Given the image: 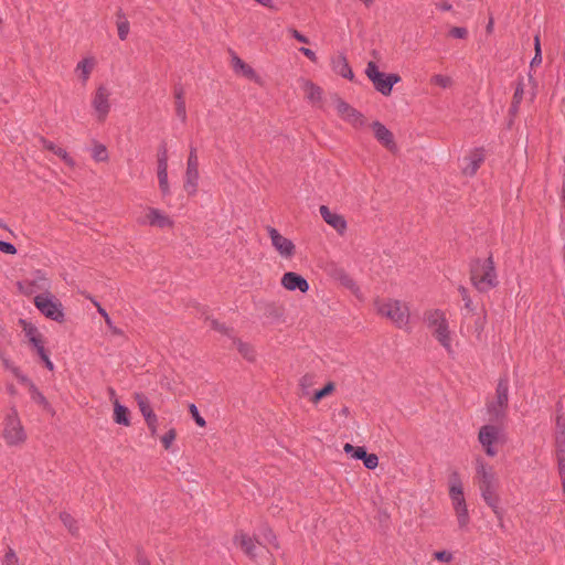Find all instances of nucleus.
<instances>
[{
  "mask_svg": "<svg viewBox=\"0 0 565 565\" xmlns=\"http://www.w3.org/2000/svg\"><path fill=\"white\" fill-rule=\"evenodd\" d=\"M231 65L233 71L244 76L248 79H252L254 82H259V76L257 73L253 70V67L248 64H246L243 60H241L235 53H231Z\"/></svg>",
  "mask_w": 565,
  "mask_h": 565,
  "instance_id": "4be33fe9",
  "label": "nucleus"
},
{
  "mask_svg": "<svg viewBox=\"0 0 565 565\" xmlns=\"http://www.w3.org/2000/svg\"><path fill=\"white\" fill-rule=\"evenodd\" d=\"M313 384V377L311 375H305L301 379L300 385L302 387V395H309L308 388Z\"/></svg>",
  "mask_w": 565,
  "mask_h": 565,
  "instance_id": "49530a36",
  "label": "nucleus"
},
{
  "mask_svg": "<svg viewBox=\"0 0 565 565\" xmlns=\"http://www.w3.org/2000/svg\"><path fill=\"white\" fill-rule=\"evenodd\" d=\"M360 2H362L365 7H371L375 0H359Z\"/></svg>",
  "mask_w": 565,
  "mask_h": 565,
  "instance_id": "774afa93",
  "label": "nucleus"
},
{
  "mask_svg": "<svg viewBox=\"0 0 565 565\" xmlns=\"http://www.w3.org/2000/svg\"><path fill=\"white\" fill-rule=\"evenodd\" d=\"M534 63H541V47H540V42H539L537 38H535V56L532 60V64H534Z\"/></svg>",
  "mask_w": 565,
  "mask_h": 565,
  "instance_id": "5fc2aeb1",
  "label": "nucleus"
},
{
  "mask_svg": "<svg viewBox=\"0 0 565 565\" xmlns=\"http://www.w3.org/2000/svg\"><path fill=\"white\" fill-rule=\"evenodd\" d=\"M478 439L486 454L493 457L498 454L499 446L504 443V435L500 427L484 425L479 430Z\"/></svg>",
  "mask_w": 565,
  "mask_h": 565,
  "instance_id": "0eeeda50",
  "label": "nucleus"
},
{
  "mask_svg": "<svg viewBox=\"0 0 565 565\" xmlns=\"http://www.w3.org/2000/svg\"><path fill=\"white\" fill-rule=\"evenodd\" d=\"M93 158L98 162H104L108 160V153L105 146L97 143L94 146L92 150Z\"/></svg>",
  "mask_w": 565,
  "mask_h": 565,
  "instance_id": "2f4dec72",
  "label": "nucleus"
},
{
  "mask_svg": "<svg viewBox=\"0 0 565 565\" xmlns=\"http://www.w3.org/2000/svg\"><path fill=\"white\" fill-rule=\"evenodd\" d=\"M135 401L137 402L139 411L143 415L145 418L149 417L151 415H154L148 398L143 394H140V393L135 394Z\"/></svg>",
  "mask_w": 565,
  "mask_h": 565,
  "instance_id": "c756f323",
  "label": "nucleus"
},
{
  "mask_svg": "<svg viewBox=\"0 0 565 565\" xmlns=\"http://www.w3.org/2000/svg\"><path fill=\"white\" fill-rule=\"evenodd\" d=\"M335 109L339 117L354 128H363L366 126V118L364 115L343 99H335Z\"/></svg>",
  "mask_w": 565,
  "mask_h": 565,
  "instance_id": "9b49d317",
  "label": "nucleus"
},
{
  "mask_svg": "<svg viewBox=\"0 0 565 565\" xmlns=\"http://www.w3.org/2000/svg\"><path fill=\"white\" fill-rule=\"evenodd\" d=\"M431 84L441 88H449L452 85L451 77L447 75L436 74L430 78Z\"/></svg>",
  "mask_w": 565,
  "mask_h": 565,
  "instance_id": "473e14b6",
  "label": "nucleus"
},
{
  "mask_svg": "<svg viewBox=\"0 0 565 565\" xmlns=\"http://www.w3.org/2000/svg\"><path fill=\"white\" fill-rule=\"evenodd\" d=\"M371 129L376 140L383 147H385L390 151L396 150L397 147L392 131L388 130L382 122L373 121L371 124Z\"/></svg>",
  "mask_w": 565,
  "mask_h": 565,
  "instance_id": "dca6fc26",
  "label": "nucleus"
},
{
  "mask_svg": "<svg viewBox=\"0 0 565 565\" xmlns=\"http://www.w3.org/2000/svg\"><path fill=\"white\" fill-rule=\"evenodd\" d=\"M481 490V493H482V497L483 499L486 500V502L494 508L495 507V503H497V498H495V494H494V488H480Z\"/></svg>",
  "mask_w": 565,
  "mask_h": 565,
  "instance_id": "c9c22d12",
  "label": "nucleus"
},
{
  "mask_svg": "<svg viewBox=\"0 0 565 565\" xmlns=\"http://www.w3.org/2000/svg\"><path fill=\"white\" fill-rule=\"evenodd\" d=\"M177 437L175 429L171 428L169 429L162 437L161 443L166 449H169L171 444L174 441Z\"/></svg>",
  "mask_w": 565,
  "mask_h": 565,
  "instance_id": "4c0bfd02",
  "label": "nucleus"
},
{
  "mask_svg": "<svg viewBox=\"0 0 565 565\" xmlns=\"http://www.w3.org/2000/svg\"><path fill=\"white\" fill-rule=\"evenodd\" d=\"M523 95V87H518L515 89L514 96H513V104L512 109L516 107V105L521 102Z\"/></svg>",
  "mask_w": 565,
  "mask_h": 565,
  "instance_id": "864d4df0",
  "label": "nucleus"
},
{
  "mask_svg": "<svg viewBox=\"0 0 565 565\" xmlns=\"http://www.w3.org/2000/svg\"><path fill=\"white\" fill-rule=\"evenodd\" d=\"M96 65L97 61L94 56H86L77 63L75 74L83 85L88 82Z\"/></svg>",
  "mask_w": 565,
  "mask_h": 565,
  "instance_id": "412c9836",
  "label": "nucleus"
},
{
  "mask_svg": "<svg viewBox=\"0 0 565 565\" xmlns=\"http://www.w3.org/2000/svg\"><path fill=\"white\" fill-rule=\"evenodd\" d=\"M42 147L51 152H53L55 156L61 158L67 166L73 167L75 164L74 160L70 157L67 151L55 143L46 140L41 139Z\"/></svg>",
  "mask_w": 565,
  "mask_h": 565,
  "instance_id": "a878e982",
  "label": "nucleus"
},
{
  "mask_svg": "<svg viewBox=\"0 0 565 565\" xmlns=\"http://www.w3.org/2000/svg\"><path fill=\"white\" fill-rule=\"evenodd\" d=\"M2 435L10 446H19L24 443L26 434L15 412L7 416Z\"/></svg>",
  "mask_w": 565,
  "mask_h": 565,
  "instance_id": "6e6552de",
  "label": "nucleus"
},
{
  "mask_svg": "<svg viewBox=\"0 0 565 565\" xmlns=\"http://www.w3.org/2000/svg\"><path fill=\"white\" fill-rule=\"evenodd\" d=\"M96 308H97V311L100 313V316L105 319V322L106 324L113 329V322L108 316V313L105 311V309L99 305V303H95Z\"/></svg>",
  "mask_w": 565,
  "mask_h": 565,
  "instance_id": "8fccbe9b",
  "label": "nucleus"
},
{
  "mask_svg": "<svg viewBox=\"0 0 565 565\" xmlns=\"http://www.w3.org/2000/svg\"><path fill=\"white\" fill-rule=\"evenodd\" d=\"M450 35L458 39H463L467 35V30L463 28L455 26L450 30Z\"/></svg>",
  "mask_w": 565,
  "mask_h": 565,
  "instance_id": "3c124183",
  "label": "nucleus"
},
{
  "mask_svg": "<svg viewBox=\"0 0 565 565\" xmlns=\"http://www.w3.org/2000/svg\"><path fill=\"white\" fill-rule=\"evenodd\" d=\"M363 463L369 469H375L379 465V458L374 454H366Z\"/></svg>",
  "mask_w": 565,
  "mask_h": 565,
  "instance_id": "37998d69",
  "label": "nucleus"
},
{
  "mask_svg": "<svg viewBox=\"0 0 565 565\" xmlns=\"http://www.w3.org/2000/svg\"><path fill=\"white\" fill-rule=\"evenodd\" d=\"M0 250L4 254H17V248L11 243H7L3 241H0Z\"/></svg>",
  "mask_w": 565,
  "mask_h": 565,
  "instance_id": "09e8293b",
  "label": "nucleus"
},
{
  "mask_svg": "<svg viewBox=\"0 0 565 565\" xmlns=\"http://www.w3.org/2000/svg\"><path fill=\"white\" fill-rule=\"evenodd\" d=\"M235 541L241 546V548L250 557H255L257 555L256 551L258 546L248 535L244 533H238L235 536Z\"/></svg>",
  "mask_w": 565,
  "mask_h": 565,
  "instance_id": "bb28decb",
  "label": "nucleus"
},
{
  "mask_svg": "<svg viewBox=\"0 0 565 565\" xmlns=\"http://www.w3.org/2000/svg\"><path fill=\"white\" fill-rule=\"evenodd\" d=\"M140 223L160 228H170L173 226L172 218L164 212L154 207L146 209L143 218L140 221Z\"/></svg>",
  "mask_w": 565,
  "mask_h": 565,
  "instance_id": "2eb2a0df",
  "label": "nucleus"
},
{
  "mask_svg": "<svg viewBox=\"0 0 565 565\" xmlns=\"http://www.w3.org/2000/svg\"><path fill=\"white\" fill-rule=\"evenodd\" d=\"M472 285L479 291H489L497 286V273L491 257L479 258L471 266Z\"/></svg>",
  "mask_w": 565,
  "mask_h": 565,
  "instance_id": "7ed1b4c3",
  "label": "nucleus"
},
{
  "mask_svg": "<svg viewBox=\"0 0 565 565\" xmlns=\"http://www.w3.org/2000/svg\"><path fill=\"white\" fill-rule=\"evenodd\" d=\"M558 468H559L561 479H562V481H565V459H563V458L559 459Z\"/></svg>",
  "mask_w": 565,
  "mask_h": 565,
  "instance_id": "680f3d73",
  "label": "nucleus"
},
{
  "mask_svg": "<svg viewBox=\"0 0 565 565\" xmlns=\"http://www.w3.org/2000/svg\"><path fill=\"white\" fill-rule=\"evenodd\" d=\"M449 498L457 516L458 525L465 530L469 524V513L466 504L463 486L458 475L451 476L449 480Z\"/></svg>",
  "mask_w": 565,
  "mask_h": 565,
  "instance_id": "20e7f679",
  "label": "nucleus"
},
{
  "mask_svg": "<svg viewBox=\"0 0 565 565\" xmlns=\"http://www.w3.org/2000/svg\"><path fill=\"white\" fill-rule=\"evenodd\" d=\"M425 322L431 335L449 354H452V332L446 313L438 309L428 310L425 313Z\"/></svg>",
  "mask_w": 565,
  "mask_h": 565,
  "instance_id": "f03ea898",
  "label": "nucleus"
},
{
  "mask_svg": "<svg viewBox=\"0 0 565 565\" xmlns=\"http://www.w3.org/2000/svg\"><path fill=\"white\" fill-rule=\"evenodd\" d=\"M17 556L13 552H9L7 555H6V559H4V564L6 565H17Z\"/></svg>",
  "mask_w": 565,
  "mask_h": 565,
  "instance_id": "bf43d9fd",
  "label": "nucleus"
},
{
  "mask_svg": "<svg viewBox=\"0 0 565 565\" xmlns=\"http://www.w3.org/2000/svg\"><path fill=\"white\" fill-rule=\"evenodd\" d=\"M305 98L313 106L321 107L323 104V89L318 84L306 77L298 79Z\"/></svg>",
  "mask_w": 565,
  "mask_h": 565,
  "instance_id": "4468645a",
  "label": "nucleus"
},
{
  "mask_svg": "<svg viewBox=\"0 0 565 565\" xmlns=\"http://www.w3.org/2000/svg\"><path fill=\"white\" fill-rule=\"evenodd\" d=\"M175 111H177L178 117L181 118V120H185V118H186L185 103H184L181 92L175 93Z\"/></svg>",
  "mask_w": 565,
  "mask_h": 565,
  "instance_id": "72a5a7b5",
  "label": "nucleus"
},
{
  "mask_svg": "<svg viewBox=\"0 0 565 565\" xmlns=\"http://www.w3.org/2000/svg\"><path fill=\"white\" fill-rule=\"evenodd\" d=\"M436 7L444 11H450L452 9L451 3L447 0H441L440 2H437Z\"/></svg>",
  "mask_w": 565,
  "mask_h": 565,
  "instance_id": "052dcab7",
  "label": "nucleus"
},
{
  "mask_svg": "<svg viewBox=\"0 0 565 565\" xmlns=\"http://www.w3.org/2000/svg\"><path fill=\"white\" fill-rule=\"evenodd\" d=\"M355 447L352 446L351 444H345L343 446V450L347 452V454H351L353 455V451H354Z\"/></svg>",
  "mask_w": 565,
  "mask_h": 565,
  "instance_id": "0e129e2a",
  "label": "nucleus"
},
{
  "mask_svg": "<svg viewBox=\"0 0 565 565\" xmlns=\"http://www.w3.org/2000/svg\"><path fill=\"white\" fill-rule=\"evenodd\" d=\"M320 214L323 221L334 228L339 234H343L347 230V222L341 214L332 212L328 206L321 205Z\"/></svg>",
  "mask_w": 565,
  "mask_h": 565,
  "instance_id": "aec40b11",
  "label": "nucleus"
},
{
  "mask_svg": "<svg viewBox=\"0 0 565 565\" xmlns=\"http://www.w3.org/2000/svg\"><path fill=\"white\" fill-rule=\"evenodd\" d=\"M111 402L114 405V420L117 424L129 426V411L126 406L121 405L115 396L114 390H109Z\"/></svg>",
  "mask_w": 565,
  "mask_h": 565,
  "instance_id": "393cba45",
  "label": "nucleus"
},
{
  "mask_svg": "<svg viewBox=\"0 0 565 565\" xmlns=\"http://www.w3.org/2000/svg\"><path fill=\"white\" fill-rule=\"evenodd\" d=\"M289 33L296 39L298 40L299 42L301 43H309V39L305 35H302L301 33H299L296 29H290L289 30Z\"/></svg>",
  "mask_w": 565,
  "mask_h": 565,
  "instance_id": "603ef678",
  "label": "nucleus"
},
{
  "mask_svg": "<svg viewBox=\"0 0 565 565\" xmlns=\"http://www.w3.org/2000/svg\"><path fill=\"white\" fill-rule=\"evenodd\" d=\"M199 171H185L183 189L189 196H193L198 192Z\"/></svg>",
  "mask_w": 565,
  "mask_h": 565,
  "instance_id": "cd10ccee",
  "label": "nucleus"
},
{
  "mask_svg": "<svg viewBox=\"0 0 565 565\" xmlns=\"http://www.w3.org/2000/svg\"><path fill=\"white\" fill-rule=\"evenodd\" d=\"M434 557L443 563H450L452 561V554L447 551H439L434 553Z\"/></svg>",
  "mask_w": 565,
  "mask_h": 565,
  "instance_id": "a18cd8bd",
  "label": "nucleus"
},
{
  "mask_svg": "<svg viewBox=\"0 0 565 565\" xmlns=\"http://www.w3.org/2000/svg\"><path fill=\"white\" fill-rule=\"evenodd\" d=\"M190 413L193 417V419L195 420V423L200 426V427H204L205 426V420L204 418L199 414V411L196 408V406L194 404H191L190 407Z\"/></svg>",
  "mask_w": 565,
  "mask_h": 565,
  "instance_id": "c03bdc74",
  "label": "nucleus"
},
{
  "mask_svg": "<svg viewBox=\"0 0 565 565\" xmlns=\"http://www.w3.org/2000/svg\"><path fill=\"white\" fill-rule=\"evenodd\" d=\"M300 52H301L306 57H308L310 61H312V62H316V61H317L316 53H315L313 51H311L310 49L301 47V49H300Z\"/></svg>",
  "mask_w": 565,
  "mask_h": 565,
  "instance_id": "4d7b16f0",
  "label": "nucleus"
},
{
  "mask_svg": "<svg viewBox=\"0 0 565 565\" xmlns=\"http://www.w3.org/2000/svg\"><path fill=\"white\" fill-rule=\"evenodd\" d=\"M265 539L268 543H273L275 541V536L271 531H268V534H266Z\"/></svg>",
  "mask_w": 565,
  "mask_h": 565,
  "instance_id": "338daca9",
  "label": "nucleus"
},
{
  "mask_svg": "<svg viewBox=\"0 0 565 565\" xmlns=\"http://www.w3.org/2000/svg\"><path fill=\"white\" fill-rule=\"evenodd\" d=\"M111 88L107 84H99L92 94L90 105L93 116L97 121L104 122L111 109Z\"/></svg>",
  "mask_w": 565,
  "mask_h": 565,
  "instance_id": "423d86ee",
  "label": "nucleus"
},
{
  "mask_svg": "<svg viewBox=\"0 0 565 565\" xmlns=\"http://www.w3.org/2000/svg\"><path fill=\"white\" fill-rule=\"evenodd\" d=\"M375 312L390 320L397 328H405L409 322V308L406 302L393 298H376Z\"/></svg>",
  "mask_w": 565,
  "mask_h": 565,
  "instance_id": "f257e3e1",
  "label": "nucleus"
},
{
  "mask_svg": "<svg viewBox=\"0 0 565 565\" xmlns=\"http://www.w3.org/2000/svg\"><path fill=\"white\" fill-rule=\"evenodd\" d=\"M332 71L344 78L352 81L354 74L349 65L347 57L343 54H337L331 58Z\"/></svg>",
  "mask_w": 565,
  "mask_h": 565,
  "instance_id": "b1692460",
  "label": "nucleus"
},
{
  "mask_svg": "<svg viewBox=\"0 0 565 565\" xmlns=\"http://www.w3.org/2000/svg\"><path fill=\"white\" fill-rule=\"evenodd\" d=\"M40 355V358L43 360V362L45 363L46 367L49 370H53V363L51 362V360L49 359L45 350H42V352H39L38 353Z\"/></svg>",
  "mask_w": 565,
  "mask_h": 565,
  "instance_id": "13d9d810",
  "label": "nucleus"
},
{
  "mask_svg": "<svg viewBox=\"0 0 565 565\" xmlns=\"http://www.w3.org/2000/svg\"><path fill=\"white\" fill-rule=\"evenodd\" d=\"M333 276L341 282L342 286L351 290L354 295L359 296L360 288L356 282L343 269H335Z\"/></svg>",
  "mask_w": 565,
  "mask_h": 565,
  "instance_id": "c85d7f7f",
  "label": "nucleus"
},
{
  "mask_svg": "<svg viewBox=\"0 0 565 565\" xmlns=\"http://www.w3.org/2000/svg\"><path fill=\"white\" fill-rule=\"evenodd\" d=\"M255 1L266 8H273V0H255Z\"/></svg>",
  "mask_w": 565,
  "mask_h": 565,
  "instance_id": "e2e57ef3",
  "label": "nucleus"
},
{
  "mask_svg": "<svg viewBox=\"0 0 565 565\" xmlns=\"http://www.w3.org/2000/svg\"><path fill=\"white\" fill-rule=\"evenodd\" d=\"M508 403V383L501 380L497 386V394L493 401L488 404V413L491 419H498L505 411Z\"/></svg>",
  "mask_w": 565,
  "mask_h": 565,
  "instance_id": "f8f14e48",
  "label": "nucleus"
},
{
  "mask_svg": "<svg viewBox=\"0 0 565 565\" xmlns=\"http://www.w3.org/2000/svg\"><path fill=\"white\" fill-rule=\"evenodd\" d=\"M30 393H31L32 399L35 403L46 407L47 402H46L45 397L42 395L41 392H39V390L33 384H30Z\"/></svg>",
  "mask_w": 565,
  "mask_h": 565,
  "instance_id": "e433bc0d",
  "label": "nucleus"
},
{
  "mask_svg": "<svg viewBox=\"0 0 565 565\" xmlns=\"http://www.w3.org/2000/svg\"><path fill=\"white\" fill-rule=\"evenodd\" d=\"M335 390V385L333 382H329L323 388L316 391L313 395L310 397V401L313 404H318L322 398L331 395Z\"/></svg>",
  "mask_w": 565,
  "mask_h": 565,
  "instance_id": "7c9ffc66",
  "label": "nucleus"
},
{
  "mask_svg": "<svg viewBox=\"0 0 565 565\" xmlns=\"http://www.w3.org/2000/svg\"><path fill=\"white\" fill-rule=\"evenodd\" d=\"M365 74L373 83L375 89L384 96L391 95L393 86L401 82L398 74H385L381 72L377 65L372 61L367 63Z\"/></svg>",
  "mask_w": 565,
  "mask_h": 565,
  "instance_id": "39448f33",
  "label": "nucleus"
},
{
  "mask_svg": "<svg viewBox=\"0 0 565 565\" xmlns=\"http://www.w3.org/2000/svg\"><path fill=\"white\" fill-rule=\"evenodd\" d=\"M20 324L28 342L34 348L36 353L42 352V350H44V339L42 333L35 326L26 320H20Z\"/></svg>",
  "mask_w": 565,
  "mask_h": 565,
  "instance_id": "f3484780",
  "label": "nucleus"
},
{
  "mask_svg": "<svg viewBox=\"0 0 565 565\" xmlns=\"http://www.w3.org/2000/svg\"><path fill=\"white\" fill-rule=\"evenodd\" d=\"M477 479L479 488H494L495 478L492 468L481 460L477 461Z\"/></svg>",
  "mask_w": 565,
  "mask_h": 565,
  "instance_id": "5701e85b",
  "label": "nucleus"
},
{
  "mask_svg": "<svg viewBox=\"0 0 565 565\" xmlns=\"http://www.w3.org/2000/svg\"><path fill=\"white\" fill-rule=\"evenodd\" d=\"M186 170L188 171H199V160H198L195 150H191V152H190L188 163H186Z\"/></svg>",
  "mask_w": 565,
  "mask_h": 565,
  "instance_id": "a19ab883",
  "label": "nucleus"
},
{
  "mask_svg": "<svg viewBox=\"0 0 565 565\" xmlns=\"http://www.w3.org/2000/svg\"><path fill=\"white\" fill-rule=\"evenodd\" d=\"M49 287V279L40 273L35 274L31 279H26L19 284L20 290L26 295L38 291H46Z\"/></svg>",
  "mask_w": 565,
  "mask_h": 565,
  "instance_id": "a211bd4d",
  "label": "nucleus"
},
{
  "mask_svg": "<svg viewBox=\"0 0 565 565\" xmlns=\"http://www.w3.org/2000/svg\"><path fill=\"white\" fill-rule=\"evenodd\" d=\"M366 455V451L363 447H355L352 457L355 459L363 460Z\"/></svg>",
  "mask_w": 565,
  "mask_h": 565,
  "instance_id": "6e6d98bb",
  "label": "nucleus"
},
{
  "mask_svg": "<svg viewBox=\"0 0 565 565\" xmlns=\"http://www.w3.org/2000/svg\"><path fill=\"white\" fill-rule=\"evenodd\" d=\"M146 423H147V426L151 433V435H156L157 434V425H158V418L154 415H151L149 417H146L145 418Z\"/></svg>",
  "mask_w": 565,
  "mask_h": 565,
  "instance_id": "de8ad7c7",
  "label": "nucleus"
},
{
  "mask_svg": "<svg viewBox=\"0 0 565 565\" xmlns=\"http://www.w3.org/2000/svg\"><path fill=\"white\" fill-rule=\"evenodd\" d=\"M237 349L246 359H248V360L254 359V356H255L254 351L248 344L239 341V342H237Z\"/></svg>",
  "mask_w": 565,
  "mask_h": 565,
  "instance_id": "79ce46f5",
  "label": "nucleus"
},
{
  "mask_svg": "<svg viewBox=\"0 0 565 565\" xmlns=\"http://www.w3.org/2000/svg\"><path fill=\"white\" fill-rule=\"evenodd\" d=\"M168 172V156L167 152L163 151L158 156V167H157V173H164Z\"/></svg>",
  "mask_w": 565,
  "mask_h": 565,
  "instance_id": "58836bf2",
  "label": "nucleus"
},
{
  "mask_svg": "<svg viewBox=\"0 0 565 565\" xmlns=\"http://www.w3.org/2000/svg\"><path fill=\"white\" fill-rule=\"evenodd\" d=\"M118 36L125 40L129 33V22L127 20H119L117 22Z\"/></svg>",
  "mask_w": 565,
  "mask_h": 565,
  "instance_id": "ea45409f",
  "label": "nucleus"
},
{
  "mask_svg": "<svg viewBox=\"0 0 565 565\" xmlns=\"http://www.w3.org/2000/svg\"><path fill=\"white\" fill-rule=\"evenodd\" d=\"M484 151L481 148L470 150L460 161V170L463 175L472 177L476 174L481 163L484 161Z\"/></svg>",
  "mask_w": 565,
  "mask_h": 565,
  "instance_id": "ddd939ff",
  "label": "nucleus"
},
{
  "mask_svg": "<svg viewBox=\"0 0 565 565\" xmlns=\"http://www.w3.org/2000/svg\"><path fill=\"white\" fill-rule=\"evenodd\" d=\"M265 539L268 543H273L275 541V536L271 531H268V534H266Z\"/></svg>",
  "mask_w": 565,
  "mask_h": 565,
  "instance_id": "69168bd1",
  "label": "nucleus"
},
{
  "mask_svg": "<svg viewBox=\"0 0 565 565\" xmlns=\"http://www.w3.org/2000/svg\"><path fill=\"white\" fill-rule=\"evenodd\" d=\"M159 188L163 195L170 194V183L168 180V172L164 173H157Z\"/></svg>",
  "mask_w": 565,
  "mask_h": 565,
  "instance_id": "f704fd0d",
  "label": "nucleus"
},
{
  "mask_svg": "<svg viewBox=\"0 0 565 565\" xmlns=\"http://www.w3.org/2000/svg\"><path fill=\"white\" fill-rule=\"evenodd\" d=\"M35 307L47 318L61 321L63 319V311L61 303L49 292H43L35 296Z\"/></svg>",
  "mask_w": 565,
  "mask_h": 565,
  "instance_id": "1a4fd4ad",
  "label": "nucleus"
},
{
  "mask_svg": "<svg viewBox=\"0 0 565 565\" xmlns=\"http://www.w3.org/2000/svg\"><path fill=\"white\" fill-rule=\"evenodd\" d=\"M281 285L289 291L300 290L307 292L309 289L308 281L297 273L288 271L281 277Z\"/></svg>",
  "mask_w": 565,
  "mask_h": 565,
  "instance_id": "6ab92c4d",
  "label": "nucleus"
},
{
  "mask_svg": "<svg viewBox=\"0 0 565 565\" xmlns=\"http://www.w3.org/2000/svg\"><path fill=\"white\" fill-rule=\"evenodd\" d=\"M266 232L270 238L271 246L280 255V257L285 259H290L294 257L296 253V245L292 243V241L280 234L275 227L267 226Z\"/></svg>",
  "mask_w": 565,
  "mask_h": 565,
  "instance_id": "9d476101",
  "label": "nucleus"
}]
</instances>
